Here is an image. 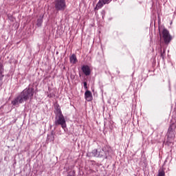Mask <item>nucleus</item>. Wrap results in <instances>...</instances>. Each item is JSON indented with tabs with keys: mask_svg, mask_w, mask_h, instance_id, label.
Masks as SVG:
<instances>
[{
	"mask_svg": "<svg viewBox=\"0 0 176 176\" xmlns=\"http://www.w3.org/2000/svg\"><path fill=\"white\" fill-rule=\"evenodd\" d=\"M159 32H162V37L166 43H170L171 41V36L167 29L163 28H159Z\"/></svg>",
	"mask_w": 176,
	"mask_h": 176,
	"instance_id": "obj_6",
	"label": "nucleus"
},
{
	"mask_svg": "<svg viewBox=\"0 0 176 176\" xmlns=\"http://www.w3.org/2000/svg\"><path fill=\"white\" fill-rule=\"evenodd\" d=\"M75 175H76L75 170L70 172V173L67 175V176H75Z\"/></svg>",
	"mask_w": 176,
	"mask_h": 176,
	"instance_id": "obj_16",
	"label": "nucleus"
},
{
	"mask_svg": "<svg viewBox=\"0 0 176 176\" xmlns=\"http://www.w3.org/2000/svg\"><path fill=\"white\" fill-rule=\"evenodd\" d=\"M165 56H166V50H164L163 52L161 51V57L162 58H164Z\"/></svg>",
	"mask_w": 176,
	"mask_h": 176,
	"instance_id": "obj_15",
	"label": "nucleus"
},
{
	"mask_svg": "<svg viewBox=\"0 0 176 176\" xmlns=\"http://www.w3.org/2000/svg\"><path fill=\"white\" fill-rule=\"evenodd\" d=\"M83 86H84V89H85V90H87V82H83Z\"/></svg>",
	"mask_w": 176,
	"mask_h": 176,
	"instance_id": "obj_18",
	"label": "nucleus"
},
{
	"mask_svg": "<svg viewBox=\"0 0 176 176\" xmlns=\"http://www.w3.org/2000/svg\"><path fill=\"white\" fill-rule=\"evenodd\" d=\"M85 98L86 101H93V94H91V91L87 90L85 93Z\"/></svg>",
	"mask_w": 176,
	"mask_h": 176,
	"instance_id": "obj_10",
	"label": "nucleus"
},
{
	"mask_svg": "<svg viewBox=\"0 0 176 176\" xmlns=\"http://www.w3.org/2000/svg\"><path fill=\"white\" fill-rule=\"evenodd\" d=\"M111 153V147L109 146H104L101 150L94 149L92 152L88 153L87 156L89 157H104L108 159Z\"/></svg>",
	"mask_w": 176,
	"mask_h": 176,
	"instance_id": "obj_2",
	"label": "nucleus"
},
{
	"mask_svg": "<svg viewBox=\"0 0 176 176\" xmlns=\"http://www.w3.org/2000/svg\"><path fill=\"white\" fill-rule=\"evenodd\" d=\"M35 93L34 85H29L23 91L20 93L11 102L14 107H19L20 104H23L28 100H32Z\"/></svg>",
	"mask_w": 176,
	"mask_h": 176,
	"instance_id": "obj_1",
	"label": "nucleus"
},
{
	"mask_svg": "<svg viewBox=\"0 0 176 176\" xmlns=\"http://www.w3.org/2000/svg\"><path fill=\"white\" fill-rule=\"evenodd\" d=\"M166 173H164V170H159L158 175L157 176H165Z\"/></svg>",
	"mask_w": 176,
	"mask_h": 176,
	"instance_id": "obj_14",
	"label": "nucleus"
},
{
	"mask_svg": "<svg viewBox=\"0 0 176 176\" xmlns=\"http://www.w3.org/2000/svg\"><path fill=\"white\" fill-rule=\"evenodd\" d=\"M43 23V17L42 16L37 19V22H36L37 27H41Z\"/></svg>",
	"mask_w": 176,
	"mask_h": 176,
	"instance_id": "obj_13",
	"label": "nucleus"
},
{
	"mask_svg": "<svg viewBox=\"0 0 176 176\" xmlns=\"http://www.w3.org/2000/svg\"><path fill=\"white\" fill-rule=\"evenodd\" d=\"M47 140L51 142L54 141V132L52 131L50 135H47Z\"/></svg>",
	"mask_w": 176,
	"mask_h": 176,
	"instance_id": "obj_12",
	"label": "nucleus"
},
{
	"mask_svg": "<svg viewBox=\"0 0 176 176\" xmlns=\"http://www.w3.org/2000/svg\"><path fill=\"white\" fill-rule=\"evenodd\" d=\"M81 69L85 76H90V74H91V70H90V67H89V65H82Z\"/></svg>",
	"mask_w": 176,
	"mask_h": 176,
	"instance_id": "obj_9",
	"label": "nucleus"
},
{
	"mask_svg": "<svg viewBox=\"0 0 176 176\" xmlns=\"http://www.w3.org/2000/svg\"><path fill=\"white\" fill-rule=\"evenodd\" d=\"M3 72H5L3 65L2 64V63H0V87L2 86V85H3V78H5Z\"/></svg>",
	"mask_w": 176,
	"mask_h": 176,
	"instance_id": "obj_8",
	"label": "nucleus"
},
{
	"mask_svg": "<svg viewBox=\"0 0 176 176\" xmlns=\"http://www.w3.org/2000/svg\"><path fill=\"white\" fill-rule=\"evenodd\" d=\"M69 60L70 63L72 64H76V61H78V59L76 58V55L75 54H72L70 57H69Z\"/></svg>",
	"mask_w": 176,
	"mask_h": 176,
	"instance_id": "obj_11",
	"label": "nucleus"
},
{
	"mask_svg": "<svg viewBox=\"0 0 176 176\" xmlns=\"http://www.w3.org/2000/svg\"><path fill=\"white\" fill-rule=\"evenodd\" d=\"M54 124L56 126H61L62 129H63L67 128L65 118H64V115H63V112H61V109L59 107L56 109Z\"/></svg>",
	"mask_w": 176,
	"mask_h": 176,
	"instance_id": "obj_3",
	"label": "nucleus"
},
{
	"mask_svg": "<svg viewBox=\"0 0 176 176\" xmlns=\"http://www.w3.org/2000/svg\"><path fill=\"white\" fill-rule=\"evenodd\" d=\"M175 124H171L168 129V142H170V144H173V142H174L173 140L174 137H175Z\"/></svg>",
	"mask_w": 176,
	"mask_h": 176,
	"instance_id": "obj_4",
	"label": "nucleus"
},
{
	"mask_svg": "<svg viewBox=\"0 0 176 176\" xmlns=\"http://www.w3.org/2000/svg\"><path fill=\"white\" fill-rule=\"evenodd\" d=\"M54 8L58 12H64L67 9L65 0H55Z\"/></svg>",
	"mask_w": 176,
	"mask_h": 176,
	"instance_id": "obj_5",
	"label": "nucleus"
},
{
	"mask_svg": "<svg viewBox=\"0 0 176 176\" xmlns=\"http://www.w3.org/2000/svg\"><path fill=\"white\" fill-rule=\"evenodd\" d=\"M111 1H112V0H99L98 3L96 4L95 10H98V9H101V8H102V6H104V5L110 3Z\"/></svg>",
	"mask_w": 176,
	"mask_h": 176,
	"instance_id": "obj_7",
	"label": "nucleus"
},
{
	"mask_svg": "<svg viewBox=\"0 0 176 176\" xmlns=\"http://www.w3.org/2000/svg\"><path fill=\"white\" fill-rule=\"evenodd\" d=\"M105 10H102V12H101V15H102V19H104V17H105Z\"/></svg>",
	"mask_w": 176,
	"mask_h": 176,
	"instance_id": "obj_17",
	"label": "nucleus"
}]
</instances>
